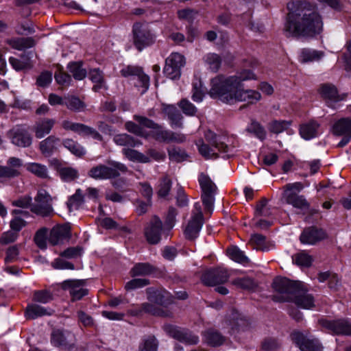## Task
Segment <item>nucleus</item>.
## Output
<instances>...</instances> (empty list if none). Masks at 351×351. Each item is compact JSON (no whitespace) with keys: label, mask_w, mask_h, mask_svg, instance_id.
I'll use <instances>...</instances> for the list:
<instances>
[{"label":"nucleus","mask_w":351,"mask_h":351,"mask_svg":"<svg viewBox=\"0 0 351 351\" xmlns=\"http://www.w3.org/2000/svg\"><path fill=\"white\" fill-rule=\"evenodd\" d=\"M287 8L285 31L291 36L312 38L322 31V18L315 4L293 1L287 4Z\"/></svg>","instance_id":"nucleus-1"},{"label":"nucleus","mask_w":351,"mask_h":351,"mask_svg":"<svg viewBox=\"0 0 351 351\" xmlns=\"http://www.w3.org/2000/svg\"><path fill=\"white\" fill-rule=\"evenodd\" d=\"M254 78V74L250 70H243L231 76L218 75L210 80L208 94L212 98L219 99L226 104L243 101L252 104L260 100L261 94L256 90H243L242 82Z\"/></svg>","instance_id":"nucleus-2"},{"label":"nucleus","mask_w":351,"mask_h":351,"mask_svg":"<svg viewBox=\"0 0 351 351\" xmlns=\"http://www.w3.org/2000/svg\"><path fill=\"white\" fill-rule=\"evenodd\" d=\"M272 286L276 291L273 300L276 302H293L304 309H311L315 306L313 296L308 293L304 284L300 281L277 277L274 280Z\"/></svg>","instance_id":"nucleus-3"},{"label":"nucleus","mask_w":351,"mask_h":351,"mask_svg":"<svg viewBox=\"0 0 351 351\" xmlns=\"http://www.w3.org/2000/svg\"><path fill=\"white\" fill-rule=\"evenodd\" d=\"M198 182L201 189V199L205 212L210 213L213 210L217 186L209 176L204 173H199Z\"/></svg>","instance_id":"nucleus-4"},{"label":"nucleus","mask_w":351,"mask_h":351,"mask_svg":"<svg viewBox=\"0 0 351 351\" xmlns=\"http://www.w3.org/2000/svg\"><path fill=\"white\" fill-rule=\"evenodd\" d=\"M126 167L118 162H111L109 166L99 165L93 167L88 176L96 180H106L118 177L121 172L126 171Z\"/></svg>","instance_id":"nucleus-5"},{"label":"nucleus","mask_w":351,"mask_h":351,"mask_svg":"<svg viewBox=\"0 0 351 351\" xmlns=\"http://www.w3.org/2000/svg\"><path fill=\"white\" fill-rule=\"evenodd\" d=\"M35 204L31 206V211L36 215L47 217L51 215L53 209L52 198L45 189H40L34 197Z\"/></svg>","instance_id":"nucleus-6"},{"label":"nucleus","mask_w":351,"mask_h":351,"mask_svg":"<svg viewBox=\"0 0 351 351\" xmlns=\"http://www.w3.org/2000/svg\"><path fill=\"white\" fill-rule=\"evenodd\" d=\"M133 42L139 51L154 43V36L147 24L136 23L134 25Z\"/></svg>","instance_id":"nucleus-7"},{"label":"nucleus","mask_w":351,"mask_h":351,"mask_svg":"<svg viewBox=\"0 0 351 351\" xmlns=\"http://www.w3.org/2000/svg\"><path fill=\"white\" fill-rule=\"evenodd\" d=\"M7 137L10 142L19 147H28L32 143V137L27 129L21 125H17L8 131Z\"/></svg>","instance_id":"nucleus-8"},{"label":"nucleus","mask_w":351,"mask_h":351,"mask_svg":"<svg viewBox=\"0 0 351 351\" xmlns=\"http://www.w3.org/2000/svg\"><path fill=\"white\" fill-rule=\"evenodd\" d=\"M185 64L184 57L179 53H172L166 60L163 72L171 80L179 78L181 68Z\"/></svg>","instance_id":"nucleus-9"},{"label":"nucleus","mask_w":351,"mask_h":351,"mask_svg":"<svg viewBox=\"0 0 351 351\" xmlns=\"http://www.w3.org/2000/svg\"><path fill=\"white\" fill-rule=\"evenodd\" d=\"M23 160L17 157H10L5 165H0V180H10L21 176Z\"/></svg>","instance_id":"nucleus-10"},{"label":"nucleus","mask_w":351,"mask_h":351,"mask_svg":"<svg viewBox=\"0 0 351 351\" xmlns=\"http://www.w3.org/2000/svg\"><path fill=\"white\" fill-rule=\"evenodd\" d=\"M61 125L65 130L72 131L82 136H90L93 139L101 141V135L94 128L83 123H75L69 120H64Z\"/></svg>","instance_id":"nucleus-11"},{"label":"nucleus","mask_w":351,"mask_h":351,"mask_svg":"<svg viewBox=\"0 0 351 351\" xmlns=\"http://www.w3.org/2000/svg\"><path fill=\"white\" fill-rule=\"evenodd\" d=\"M290 337L302 351H323L324 348L318 339L308 338L300 331H293Z\"/></svg>","instance_id":"nucleus-12"},{"label":"nucleus","mask_w":351,"mask_h":351,"mask_svg":"<svg viewBox=\"0 0 351 351\" xmlns=\"http://www.w3.org/2000/svg\"><path fill=\"white\" fill-rule=\"evenodd\" d=\"M195 211L193 212L191 219L189 221L184 230L186 238L190 240L194 239L197 237L202 228L204 220L201 206L198 203L195 204Z\"/></svg>","instance_id":"nucleus-13"},{"label":"nucleus","mask_w":351,"mask_h":351,"mask_svg":"<svg viewBox=\"0 0 351 351\" xmlns=\"http://www.w3.org/2000/svg\"><path fill=\"white\" fill-rule=\"evenodd\" d=\"M163 330L169 336L187 345H195L199 341L197 336L192 334L189 331L180 329L178 327L171 324L164 325Z\"/></svg>","instance_id":"nucleus-14"},{"label":"nucleus","mask_w":351,"mask_h":351,"mask_svg":"<svg viewBox=\"0 0 351 351\" xmlns=\"http://www.w3.org/2000/svg\"><path fill=\"white\" fill-rule=\"evenodd\" d=\"M134 119L139 124L153 129L151 132L153 138L158 142L167 143L169 130L163 129L160 125L146 117L134 116Z\"/></svg>","instance_id":"nucleus-15"},{"label":"nucleus","mask_w":351,"mask_h":351,"mask_svg":"<svg viewBox=\"0 0 351 351\" xmlns=\"http://www.w3.org/2000/svg\"><path fill=\"white\" fill-rule=\"evenodd\" d=\"M229 278L228 270L217 267L205 271L202 276V281L208 286H215L226 282Z\"/></svg>","instance_id":"nucleus-16"},{"label":"nucleus","mask_w":351,"mask_h":351,"mask_svg":"<svg viewBox=\"0 0 351 351\" xmlns=\"http://www.w3.org/2000/svg\"><path fill=\"white\" fill-rule=\"evenodd\" d=\"M204 138L208 143L223 153L232 152L234 146L228 145V138L226 136L218 135L211 130H207L204 134Z\"/></svg>","instance_id":"nucleus-17"},{"label":"nucleus","mask_w":351,"mask_h":351,"mask_svg":"<svg viewBox=\"0 0 351 351\" xmlns=\"http://www.w3.org/2000/svg\"><path fill=\"white\" fill-rule=\"evenodd\" d=\"M162 228L161 220L154 216L145 229V236L149 243L155 245L160 241Z\"/></svg>","instance_id":"nucleus-18"},{"label":"nucleus","mask_w":351,"mask_h":351,"mask_svg":"<svg viewBox=\"0 0 351 351\" xmlns=\"http://www.w3.org/2000/svg\"><path fill=\"white\" fill-rule=\"evenodd\" d=\"M322 325L336 335H350L351 324L345 319L337 320H322Z\"/></svg>","instance_id":"nucleus-19"},{"label":"nucleus","mask_w":351,"mask_h":351,"mask_svg":"<svg viewBox=\"0 0 351 351\" xmlns=\"http://www.w3.org/2000/svg\"><path fill=\"white\" fill-rule=\"evenodd\" d=\"M147 293V299L156 304L160 305H167L173 302V296L162 288L149 287L146 290Z\"/></svg>","instance_id":"nucleus-20"},{"label":"nucleus","mask_w":351,"mask_h":351,"mask_svg":"<svg viewBox=\"0 0 351 351\" xmlns=\"http://www.w3.org/2000/svg\"><path fill=\"white\" fill-rule=\"evenodd\" d=\"M327 238V234L322 229L315 227H310L303 230L300 235V240L303 244L314 245L317 242Z\"/></svg>","instance_id":"nucleus-21"},{"label":"nucleus","mask_w":351,"mask_h":351,"mask_svg":"<svg viewBox=\"0 0 351 351\" xmlns=\"http://www.w3.org/2000/svg\"><path fill=\"white\" fill-rule=\"evenodd\" d=\"M84 280H67L63 282L62 287L69 289L70 294L73 300H78L88 294V290L84 289Z\"/></svg>","instance_id":"nucleus-22"},{"label":"nucleus","mask_w":351,"mask_h":351,"mask_svg":"<svg viewBox=\"0 0 351 351\" xmlns=\"http://www.w3.org/2000/svg\"><path fill=\"white\" fill-rule=\"evenodd\" d=\"M133 84L139 95L145 93L149 86V77L141 67L133 66Z\"/></svg>","instance_id":"nucleus-23"},{"label":"nucleus","mask_w":351,"mask_h":351,"mask_svg":"<svg viewBox=\"0 0 351 351\" xmlns=\"http://www.w3.org/2000/svg\"><path fill=\"white\" fill-rule=\"evenodd\" d=\"M70 237L71 229L68 225L56 226L50 232L49 241L53 245H56L68 240Z\"/></svg>","instance_id":"nucleus-24"},{"label":"nucleus","mask_w":351,"mask_h":351,"mask_svg":"<svg viewBox=\"0 0 351 351\" xmlns=\"http://www.w3.org/2000/svg\"><path fill=\"white\" fill-rule=\"evenodd\" d=\"M162 110L168 117L169 119L170 120V124L172 128H183V116L175 106L162 104Z\"/></svg>","instance_id":"nucleus-25"},{"label":"nucleus","mask_w":351,"mask_h":351,"mask_svg":"<svg viewBox=\"0 0 351 351\" xmlns=\"http://www.w3.org/2000/svg\"><path fill=\"white\" fill-rule=\"evenodd\" d=\"M56 123L53 119L44 118L36 122L33 127V131L37 138H42L49 134Z\"/></svg>","instance_id":"nucleus-26"},{"label":"nucleus","mask_w":351,"mask_h":351,"mask_svg":"<svg viewBox=\"0 0 351 351\" xmlns=\"http://www.w3.org/2000/svg\"><path fill=\"white\" fill-rule=\"evenodd\" d=\"M319 93L326 101H339L343 98L338 94L337 88L330 84H324L320 86Z\"/></svg>","instance_id":"nucleus-27"},{"label":"nucleus","mask_w":351,"mask_h":351,"mask_svg":"<svg viewBox=\"0 0 351 351\" xmlns=\"http://www.w3.org/2000/svg\"><path fill=\"white\" fill-rule=\"evenodd\" d=\"M60 139L54 136H49L40 142L39 147L41 153L45 156H50L56 149Z\"/></svg>","instance_id":"nucleus-28"},{"label":"nucleus","mask_w":351,"mask_h":351,"mask_svg":"<svg viewBox=\"0 0 351 351\" xmlns=\"http://www.w3.org/2000/svg\"><path fill=\"white\" fill-rule=\"evenodd\" d=\"M286 202L292 205L293 207L301 209L307 210L310 207L309 203L303 195H299L295 193L289 192L284 195Z\"/></svg>","instance_id":"nucleus-29"},{"label":"nucleus","mask_w":351,"mask_h":351,"mask_svg":"<svg viewBox=\"0 0 351 351\" xmlns=\"http://www.w3.org/2000/svg\"><path fill=\"white\" fill-rule=\"evenodd\" d=\"M332 133L337 136L350 135L351 136V119L342 118L332 126Z\"/></svg>","instance_id":"nucleus-30"},{"label":"nucleus","mask_w":351,"mask_h":351,"mask_svg":"<svg viewBox=\"0 0 351 351\" xmlns=\"http://www.w3.org/2000/svg\"><path fill=\"white\" fill-rule=\"evenodd\" d=\"M114 141L117 145L125 147L123 153L128 160H132V137L127 134H117L114 137Z\"/></svg>","instance_id":"nucleus-31"},{"label":"nucleus","mask_w":351,"mask_h":351,"mask_svg":"<svg viewBox=\"0 0 351 351\" xmlns=\"http://www.w3.org/2000/svg\"><path fill=\"white\" fill-rule=\"evenodd\" d=\"M319 127V124L315 121H311L300 126V134L303 138L309 140L317 136Z\"/></svg>","instance_id":"nucleus-32"},{"label":"nucleus","mask_w":351,"mask_h":351,"mask_svg":"<svg viewBox=\"0 0 351 351\" xmlns=\"http://www.w3.org/2000/svg\"><path fill=\"white\" fill-rule=\"evenodd\" d=\"M7 43L12 48L19 51L31 48L35 45L34 40L29 37L12 38L8 40Z\"/></svg>","instance_id":"nucleus-33"},{"label":"nucleus","mask_w":351,"mask_h":351,"mask_svg":"<svg viewBox=\"0 0 351 351\" xmlns=\"http://www.w3.org/2000/svg\"><path fill=\"white\" fill-rule=\"evenodd\" d=\"M51 312L49 309L36 304H32L27 306L25 316L28 319H36L44 315H49Z\"/></svg>","instance_id":"nucleus-34"},{"label":"nucleus","mask_w":351,"mask_h":351,"mask_svg":"<svg viewBox=\"0 0 351 351\" xmlns=\"http://www.w3.org/2000/svg\"><path fill=\"white\" fill-rule=\"evenodd\" d=\"M64 106L73 112H82L86 108L85 103L79 97L73 95L64 97Z\"/></svg>","instance_id":"nucleus-35"},{"label":"nucleus","mask_w":351,"mask_h":351,"mask_svg":"<svg viewBox=\"0 0 351 351\" xmlns=\"http://www.w3.org/2000/svg\"><path fill=\"white\" fill-rule=\"evenodd\" d=\"M71 336V333L60 330H53L51 335V343L56 347H66L68 345L67 339Z\"/></svg>","instance_id":"nucleus-36"},{"label":"nucleus","mask_w":351,"mask_h":351,"mask_svg":"<svg viewBox=\"0 0 351 351\" xmlns=\"http://www.w3.org/2000/svg\"><path fill=\"white\" fill-rule=\"evenodd\" d=\"M206 343L212 346H221L225 341V337L220 332L213 329H209L204 332Z\"/></svg>","instance_id":"nucleus-37"},{"label":"nucleus","mask_w":351,"mask_h":351,"mask_svg":"<svg viewBox=\"0 0 351 351\" xmlns=\"http://www.w3.org/2000/svg\"><path fill=\"white\" fill-rule=\"evenodd\" d=\"M204 60L211 71L216 73L219 71L222 62L219 55L215 53H209L204 56Z\"/></svg>","instance_id":"nucleus-38"},{"label":"nucleus","mask_w":351,"mask_h":351,"mask_svg":"<svg viewBox=\"0 0 351 351\" xmlns=\"http://www.w3.org/2000/svg\"><path fill=\"white\" fill-rule=\"evenodd\" d=\"M63 146L69 149L73 154L77 157H82L86 154L84 148L77 142L71 138H66L62 141Z\"/></svg>","instance_id":"nucleus-39"},{"label":"nucleus","mask_w":351,"mask_h":351,"mask_svg":"<svg viewBox=\"0 0 351 351\" xmlns=\"http://www.w3.org/2000/svg\"><path fill=\"white\" fill-rule=\"evenodd\" d=\"M196 145L198 147V151L199 154L205 158V159H210V158H218V154L215 152L213 148H211L208 144H206L203 139H198L196 143Z\"/></svg>","instance_id":"nucleus-40"},{"label":"nucleus","mask_w":351,"mask_h":351,"mask_svg":"<svg viewBox=\"0 0 351 351\" xmlns=\"http://www.w3.org/2000/svg\"><path fill=\"white\" fill-rule=\"evenodd\" d=\"M250 243L254 249L261 251L269 250V243L266 241L265 236L259 234H255L252 236Z\"/></svg>","instance_id":"nucleus-41"},{"label":"nucleus","mask_w":351,"mask_h":351,"mask_svg":"<svg viewBox=\"0 0 351 351\" xmlns=\"http://www.w3.org/2000/svg\"><path fill=\"white\" fill-rule=\"evenodd\" d=\"M323 56V53L315 50L304 49L302 50L300 60L302 62L305 63L319 60Z\"/></svg>","instance_id":"nucleus-42"},{"label":"nucleus","mask_w":351,"mask_h":351,"mask_svg":"<svg viewBox=\"0 0 351 351\" xmlns=\"http://www.w3.org/2000/svg\"><path fill=\"white\" fill-rule=\"evenodd\" d=\"M232 284L238 288L245 290H252L256 287L254 280L249 277L235 278L232 281Z\"/></svg>","instance_id":"nucleus-43"},{"label":"nucleus","mask_w":351,"mask_h":351,"mask_svg":"<svg viewBox=\"0 0 351 351\" xmlns=\"http://www.w3.org/2000/svg\"><path fill=\"white\" fill-rule=\"evenodd\" d=\"M84 196L82 195V190L78 189L75 194L71 195L67 202V206L69 210L72 209H77L84 202Z\"/></svg>","instance_id":"nucleus-44"},{"label":"nucleus","mask_w":351,"mask_h":351,"mask_svg":"<svg viewBox=\"0 0 351 351\" xmlns=\"http://www.w3.org/2000/svg\"><path fill=\"white\" fill-rule=\"evenodd\" d=\"M69 72L77 80H82L86 76V71L82 68L81 62H72L68 66Z\"/></svg>","instance_id":"nucleus-45"},{"label":"nucleus","mask_w":351,"mask_h":351,"mask_svg":"<svg viewBox=\"0 0 351 351\" xmlns=\"http://www.w3.org/2000/svg\"><path fill=\"white\" fill-rule=\"evenodd\" d=\"M59 174L61 179L64 182H71L79 176L78 171L70 167L60 168Z\"/></svg>","instance_id":"nucleus-46"},{"label":"nucleus","mask_w":351,"mask_h":351,"mask_svg":"<svg viewBox=\"0 0 351 351\" xmlns=\"http://www.w3.org/2000/svg\"><path fill=\"white\" fill-rule=\"evenodd\" d=\"M250 325L249 321L243 316L238 313L234 314L232 330L237 331L245 330Z\"/></svg>","instance_id":"nucleus-47"},{"label":"nucleus","mask_w":351,"mask_h":351,"mask_svg":"<svg viewBox=\"0 0 351 351\" xmlns=\"http://www.w3.org/2000/svg\"><path fill=\"white\" fill-rule=\"evenodd\" d=\"M27 170L39 178H45L47 177L48 171L46 166L43 165L36 162L29 163L27 165Z\"/></svg>","instance_id":"nucleus-48"},{"label":"nucleus","mask_w":351,"mask_h":351,"mask_svg":"<svg viewBox=\"0 0 351 351\" xmlns=\"http://www.w3.org/2000/svg\"><path fill=\"white\" fill-rule=\"evenodd\" d=\"M227 254L231 259L236 262L241 263L248 262V259L245 256L244 253L236 246H231L228 247L227 250Z\"/></svg>","instance_id":"nucleus-49"},{"label":"nucleus","mask_w":351,"mask_h":351,"mask_svg":"<svg viewBox=\"0 0 351 351\" xmlns=\"http://www.w3.org/2000/svg\"><path fill=\"white\" fill-rule=\"evenodd\" d=\"M293 262L302 267H309L311 266L313 258L305 252L302 251L293 256Z\"/></svg>","instance_id":"nucleus-50"},{"label":"nucleus","mask_w":351,"mask_h":351,"mask_svg":"<svg viewBox=\"0 0 351 351\" xmlns=\"http://www.w3.org/2000/svg\"><path fill=\"white\" fill-rule=\"evenodd\" d=\"M289 125V121L274 120L269 123L268 129L271 132L278 134L286 130Z\"/></svg>","instance_id":"nucleus-51"},{"label":"nucleus","mask_w":351,"mask_h":351,"mask_svg":"<svg viewBox=\"0 0 351 351\" xmlns=\"http://www.w3.org/2000/svg\"><path fill=\"white\" fill-rule=\"evenodd\" d=\"M89 77L93 82L96 84L93 87L95 91H98L102 88L104 85V77L101 71L96 69L91 70L89 73Z\"/></svg>","instance_id":"nucleus-52"},{"label":"nucleus","mask_w":351,"mask_h":351,"mask_svg":"<svg viewBox=\"0 0 351 351\" xmlns=\"http://www.w3.org/2000/svg\"><path fill=\"white\" fill-rule=\"evenodd\" d=\"M169 159L176 162L185 160L188 156L184 150L178 147H172L168 149Z\"/></svg>","instance_id":"nucleus-53"},{"label":"nucleus","mask_w":351,"mask_h":351,"mask_svg":"<svg viewBox=\"0 0 351 351\" xmlns=\"http://www.w3.org/2000/svg\"><path fill=\"white\" fill-rule=\"evenodd\" d=\"M154 267L147 263H137L133 267V276L136 275L145 276L152 274Z\"/></svg>","instance_id":"nucleus-54"},{"label":"nucleus","mask_w":351,"mask_h":351,"mask_svg":"<svg viewBox=\"0 0 351 351\" xmlns=\"http://www.w3.org/2000/svg\"><path fill=\"white\" fill-rule=\"evenodd\" d=\"M172 182L170 178L167 176H164L159 184L158 195L161 197H165L169 195L171 188Z\"/></svg>","instance_id":"nucleus-55"},{"label":"nucleus","mask_w":351,"mask_h":351,"mask_svg":"<svg viewBox=\"0 0 351 351\" xmlns=\"http://www.w3.org/2000/svg\"><path fill=\"white\" fill-rule=\"evenodd\" d=\"M178 106L186 116H194L197 112L196 107L186 99H181Z\"/></svg>","instance_id":"nucleus-56"},{"label":"nucleus","mask_w":351,"mask_h":351,"mask_svg":"<svg viewBox=\"0 0 351 351\" xmlns=\"http://www.w3.org/2000/svg\"><path fill=\"white\" fill-rule=\"evenodd\" d=\"M268 200L263 197L261 201L257 204L256 207L255 215L257 217H267L269 216L271 213L270 208L267 206Z\"/></svg>","instance_id":"nucleus-57"},{"label":"nucleus","mask_w":351,"mask_h":351,"mask_svg":"<svg viewBox=\"0 0 351 351\" xmlns=\"http://www.w3.org/2000/svg\"><path fill=\"white\" fill-rule=\"evenodd\" d=\"M247 130L253 133L258 138L263 140L265 138L266 132L264 128L257 121H253L248 127Z\"/></svg>","instance_id":"nucleus-58"},{"label":"nucleus","mask_w":351,"mask_h":351,"mask_svg":"<svg viewBox=\"0 0 351 351\" xmlns=\"http://www.w3.org/2000/svg\"><path fill=\"white\" fill-rule=\"evenodd\" d=\"M33 300L38 302L46 304L52 300V295L47 290L36 291L34 293Z\"/></svg>","instance_id":"nucleus-59"},{"label":"nucleus","mask_w":351,"mask_h":351,"mask_svg":"<svg viewBox=\"0 0 351 351\" xmlns=\"http://www.w3.org/2000/svg\"><path fill=\"white\" fill-rule=\"evenodd\" d=\"M47 230L42 228L36 232L34 237L35 243L40 249H45L47 247Z\"/></svg>","instance_id":"nucleus-60"},{"label":"nucleus","mask_w":351,"mask_h":351,"mask_svg":"<svg viewBox=\"0 0 351 351\" xmlns=\"http://www.w3.org/2000/svg\"><path fill=\"white\" fill-rule=\"evenodd\" d=\"M129 304V300L123 296H118L110 298L107 304L112 308H118L119 309L123 308Z\"/></svg>","instance_id":"nucleus-61"},{"label":"nucleus","mask_w":351,"mask_h":351,"mask_svg":"<svg viewBox=\"0 0 351 351\" xmlns=\"http://www.w3.org/2000/svg\"><path fill=\"white\" fill-rule=\"evenodd\" d=\"M140 351H157L158 341L154 336L146 339L139 348Z\"/></svg>","instance_id":"nucleus-62"},{"label":"nucleus","mask_w":351,"mask_h":351,"mask_svg":"<svg viewBox=\"0 0 351 351\" xmlns=\"http://www.w3.org/2000/svg\"><path fill=\"white\" fill-rule=\"evenodd\" d=\"M52 80V75L49 71H44L37 77L36 85L40 87L47 86Z\"/></svg>","instance_id":"nucleus-63"},{"label":"nucleus","mask_w":351,"mask_h":351,"mask_svg":"<svg viewBox=\"0 0 351 351\" xmlns=\"http://www.w3.org/2000/svg\"><path fill=\"white\" fill-rule=\"evenodd\" d=\"M82 248L78 246L69 247L61 253V256L67 258H77L82 255Z\"/></svg>","instance_id":"nucleus-64"}]
</instances>
